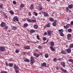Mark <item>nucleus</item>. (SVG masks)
<instances>
[{
    "mask_svg": "<svg viewBox=\"0 0 73 73\" xmlns=\"http://www.w3.org/2000/svg\"><path fill=\"white\" fill-rule=\"evenodd\" d=\"M47 32L48 34V36H52V31H47Z\"/></svg>",
    "mask_w": 73,
    "mask_h": 73,
    "instance_id": "nucleus-1",
    "label": "nucleus"
},
{
    "mask_svg": "<svg viewBox=\"0 0 73 73\" xmlns=\"http://www.w3.org/2000/svg\"><path fill=\"white\" fill-rule=\"evenodd\" d=\"M31 63H32L33 64L34 63V58L33 56H31Z\"/></svg>",
    "mask_w": 73,
    "mask_h": 73,
    "instance_id": "nucleus-2",
    "label": "nucleus"
},
{
    "mask_svg": "<svg viewBox=\"0 0 73 73\" xmlns=\"http://www.w3.org/2000/svg\"><path fill=\"white\" fill-rule=\"evenodd\" d=\"M0 26L1 27H4L5 26V23L3 22H1Z\"/></svg>",
    "mask_w": 73,
    "mask_h": 73,
    "instance_id": "nucleus-3",
    "label": "nucleus"
},
{
    "mask_svg": "<svg viewBox=\"0 0 73 73\" xmlns=\"http://www.w3.org/2000/svg\"><path fill=\"white\" fill-rule=\"evenodd\" d=\"M13 20L14 21H19V19L18 18V17H15L13 19Z\"/></svg>",
    "mask_w": 73,
    "mask_h": 73,
    "instance_id": "nucleus-4",
    "label": "nucleus"
},
{
    "mask_svg": "<svg viewBox=\"0 0 73 73\" xmlns=\"http://www.w3.org/2000/svg\"><path fill=\"white\" fill-rule=\"evenodd\" d=\"M5 48L4 47H0V50L1 51H3L5 50Z\"/></svg>",
    "mask_w": 73,
    "mask_h": 73,
    "instance_id": "nucleus-5",
    "label": "nucleus"
},
{
    "mask_svg": "<svg viewBox=\"0 0 73 73\" xmlns=\"http://www.w3.org/2000/svg\"><path fill=\"white\" fill-rule=\"evenodd\" d=\"M33 55L34 56H35L37 58L40 56V54H38L37 53H34Z\"/></svg>",
    "mask_w": 73,
    "mask_h": 73,
    "instance_id": "nucleus-6",
    "label": "nucleus"
},
{
    "mask_svg": "<svg viewBox=\"0 0 73 73\" xmlns=\"http://www.w3.org/2000/svg\"><path fill=\"white\" fill-rule=\"evenodd\" d=\"M42 13H43V14H44V16L46 17L48 16V14L46 12H42Z\"/></svg>",
    "mask_w": 73,
    "mask_h": 73,
    "instance_id": "nucleus-7",
    "label": "nucleus"
},
{
    "mask_svg": "<svg viewBox=\"0 0 73 73\" xmlns=\"http://www.w3.org/2000/svg\"><path fill=\"white\" fill-rule=\"evenodd\" d=\"M69 25H69L67 24L66 26H64V28L67 29L68 28H69Z\"/></svg>",
    "mask_w": 73,
    "mask_h": 73,
    "instance_id": "nucleus-8",
    "label": "nucleus"
},
{
    "mask_svg": "<svg viewBox=\"0 0 73 73\" xmlns=\"http://www.w3.org/2000/svg\"><path fill=\"white\" fill-rule=\"evenodd\" d=\"M14 68L15 70H17V69H19V68L16 65H15V64L14 65Z\"/></svg>",
    "mask_w": 73,
    "mask_h": 73,
    "instance_id": "nucleus-9",
    "label": "nucleus"
},
{
    "mask_svg": "<svg viewBox=\"0 0 73 73\" xmlns=\"http://www.w3.org/2000/svg\"><path fill=\"white\" fill-rule=\"evenodd\" d=\"M66 52L68 53H70L71 52V49H68L66 50Z\"/></svg>",
    "mask_w": 73,
    "mask_h": 73,
    "instance_id": "nucleus-10",
    "label": "nucleus"
},
{
    "mask_svg": "<svg viewBox=\"0 0 73 73\" xmlns=\"http://www.w3.org/2000/svg\"><path fill=\"white\" fill-rule=\"evenodd\" d=\"M45 27L46 28H50V23H48V24L45 26Z\"/></svg>",
    "mask_w": 73,
    "mask_h": 73,
    "instance_id": "nucleus-11",
    "label": "nucleus"
},
{
    "mask_svg": "<svg viewBox=\"0 0 73 73\" xmlns=\"http://www.w3.org/2000/svg\"><path fill=\"white\" fill-rule=\"evenodd\" d=\"M73 4H71V5H68V8L70 9H72V8H73Z\"/></svg>",
    "mask_w": 73,
    "mask_h": 73,
    "instance_id": "nucleus-12",
    "label": "nucleus"
},
{
    "mask_svg": "<svg viewBox=\"0 0 73 73\" xmlns=\"http://www.w3.org/2000/svg\"><path fill=\"white\" fill-rule=\"evenodd\" d=\"M12 30H14V31H16V30L17 29V27L15 26L12 27Z\"/></svg>",
    "mask_w": 73,
    "mask_h": 73,
    "instance_id": "nucleus-13",
    "label": "nucleus"
},
{
    "mask_svg": "<svg viewBox=\"0 0 73 73\" xmlns=\"http://www.w3.org/2000/svg\"><path fill=\"white\" fill-rule=\"evenodd\" d=\"M50 48L51 49V50L52 51H54L55 50L53 48V47L52 46H50Z\"/></svg>",
    "mask_w": 73,
    "mask_h": 73,
    "instance_id": "nucleus-14",
    "label": "nucleus"
},
{
    "mask_svg": "<svg viewBox=\"0 0 73 73\" xmlns=\"http://www.w3.org/2000/svg\"><path fill=\"white\" fill-rule=\"evenodd\" d=\"M9 12L10 13V14H12V15H14V14L15 13L14 12H13V11H12V10H10L9 11Z\"/></svg>",
    "mask_w": 73,
    "mask_h": 73,
    "instance_id": "nucleus-15",
    "label": "nucleus"
},
{
    "mask_svg": "<svg viewBox=\"0 0 73 73\" xmlns=\"http://www.w3.org/2000/svg\"><path fill=\"white\" fill-rule=\"evenodd\" d=\"M49 20L50 21H51V22H53L54 21V19H53V18H52L50 17Z\"/></svg>",
    "mask_w": 73,
    "mask_h": 73,
    "instance_id": "nucleus-16",
    "label": "nucleus"
},
{
    "mask_svg": "<svg viewBox=\"0 0 73 73\" xmlns=\"http://www.w3.org/2000/svg\"><path fill=\"white\" fill-rule=\"evenodd\" d=\"M35 32H36L35 30H31L30 31V32L31 33H33Z\"/></svg>",
    "mask_w": 73,
    "mask_h": 73,
    "instance_id": "nucleus-17",
    "label": "nucleus"
},
{
    "mask_svg": "<svg viewBox=\"0 0 73 73\" xmlns=\"http://www.w3.org/2000/svg\"><path fill=\"white\" fill-rule=\"evenodd\" d=\"M30 9H34V6L33 5H31L30 7Z\"/></svg>",
    "mask_w": 73,
    "mask_h": 73,
    "instance_id": "nucleus-18",
    "label": "nucleus"
},
{
    "mask_svg": "<svg viewBox=\"0 0 73 73\" xmlns=\"http://www.w3.org/2000/svg\"><path fill=\"white\" fill-rule=\"evenodd\" d=\"M34 28L35 29H37L38 28V26L37 25H34L33 26Z\"/></svg>",
    "mask_w": 73,
    "mask_h": 73,
    "instance_id": "nucleus-19",
    "label": "nucleus"
},
{
    "mask_svg": "<svg viewBox=\"0 0 73 73\" xmlns=\"http://www.w3.org/2000/svg\"><path fill=\"white\" fill-rule=\"evenodd\" d=\"M24 61L27 62H29V60L28 59H24Z\"/></svg>",
    "mask_w": 73,
    "mask_h": 73,
    "instance_id": "nucleus-20",
    "label": "nucleus"
},
{
    "mask_svg": "<svg viewBox=\"0 0 73 73\" xmlns=\"http://www.w3.org/2000/svg\"><path fill=\"white\" fill-rule=\"evenodd\" d=\"M13 65V64L12 63H9L8 64V66L10 67H12Z\"/></svg>",
    "mask_w": 73,
    "mask_h": 73,
    "instance_id": "nucleus-21",
    "label": "nucleus"
},
{
    "mask_svg": "<svg viewBox=\"0 0 73 73\" xmlns=\"http://www.w3.org/2000/svg\"><path fill=\"white\" fill-rule=\"evenodd\" d=\"M50 44L51 46H54V43L53 42H51Z\"/></svg>",
    "mask_w": 73,
    "mask_h": 73,
    "instance_id": "nucleus-22",
    "label": "nucleus"
},
{
    "mask_svg": "<svg viewBox=\"0 0 73 73\" xmlns=\"http://www.w3.org/2000/svg\"><path fill=\"white\" fill-rule=\"evenodd\" d=\"M41 66H44V67H46V63L45 62L43 63L41 65Z\"/></svg>",
    "mask_w": 73,
    "mask_h": 73,
    "instance_id": "nucleus-23",
    "label": "nucleus"
},
{
    "mask_svg": "<svg viewBox=\"0 0 73 73\" xmlns=\"http://www.w3.org/2000/svg\"><path fill=\"white\" fill-rule=\"evenodd\" d=\"M68 61L69 62H72V64H73V60L72 59H69L68 60Z\"/></svg>",
    "mask_w": 73,
    "mask_h": 73,
    "instance_id": "nucleus-24",
    "label": "nucleus"
},
{
    "mask_svg": "<svg viewBox=\"0 0 73 73\" xmlns=\"http://www.w3.org/2000/svg\"><path fill=\"white\" fill-rule=\"evenodd\" d=\"M58 31L59 32V33H62V32H63V30H62V29L59 30H58Z\"/></svg>",
    "mask_w": 73,
    "mask_h": 73,
    "instance_id": "nucleus-25",
    "label": "nucleus"
},
{
    "mask_svg": "<svg viewBox=\"0 0 73 73\" xmlns=\"http://www.w3.org/2000/svg\"><path fill=\"white\" fill-rule=\"evenodd\" d=\"M62 54H66V53L64 51H62L61 52Z\"/></svg>",
    "mask_w": 73,
    "mask_h": 73,
    "instance_id": "nucleus-26",
    "label": "nucleus"
},
{
    "mask_svg": "<svg viewBox=\"0 0 73 73\" xmlns=\"http://www.w3.org/2000/svg\"><path fill=\"white\" fill-rule=\"evenodd\" d=\"M26 49H30V47L29 46H27L26 48H25Z\"/></svg>",
    "mask_w": 73,
    "mask_h": 73,
    "instance_id": "nucleus-27",
    "label": "nucleus"
},
{
    "mask_svg": "<svg viewBox=\"0 0 73 73\" xmlns=\"http://www.w3.org/2000/svg\"><path fill=\"white\" fill-rule=\"evenodd\" d=\"M28 25L27 23H25L24 24L23 26L24 27H28Z\"/></svg>",
    "mask_w": 73,
    "mask_h": 73,
    "instance_id": "nucleus-28",
    "label": "nucleus"
},
{
    "mask_svg": "<svg viewBox=\"0 0 73 73\" xmlns=\"http://www.w3.org/2000/svg\"><path fill=\"white\" fill-rule=\"evenodd\" d=\"M27 21H28V22H29L30 23H32V19H27Z\"/></svg>",
    "mask_w": 73,
    "mask_h": 73,
    "instance_id": "nucleus-29",
    "label": "nucleus"
},
{
    "mask_svg": "<svg viewBox=\"0 0 73 73\" xmlns=\"http://www.w3.org/2000/svg\"><path fill=\"white\" fill-rule=\"evenodd\" d=\"M68 32H72V29H68Z\"/></svg>",
    "mask_w": 73,
    "mask_h": 73,
    "instance_id": "nucleus-30",
    "label": "nucleus"
},
{
    "mask_svg": "<svg viewBox=\"0 0 73 73\" xmlns=\"http://www.w3.org/2000/svg\"><path fill=\"white\" fill-rule=\"evenodd\" d=\"M59 34L61 36H62V37H64V35L62 33H59Z\"/></svg>",
    "mask_w": 73,
    "mask_h": 73,
    "instance_id": "nucleus-31",
    "label": "nucleus"
},
{
    "mask_svg": "<svg viewBox=\"0 0 73 73\" xmlns=\"http://www.w3.org/2000/svg\"><path fill=\"white\" fill-rule=\"evenodd\" d=\"M48 54H46L45 55V57L46 58H48Z\"/></svg>",
    "mask_w": 73,
    "mask_h": 73,
    "instance_id": "nucleus-32",
    "label": "nucleus"
},
{
    "mask_svg": "<svg viewBox=\"0 0 73 73\" xmlns=\"http://www.w3.org/2000/svg\"><path fill=\"white\" fill-rule=\"evenodd\" d=\"M24 7V4H21V5L20 7H21V8H23Z\"/></svg>",
    "mask_w": 73,
    "mask_h": 73,
    "instance_id": "nucleus-33",
    "label": "nucleus"
},
{
    "mask_svg": "<svg viewBox=\"0 0 73 73\" xmlns=\"http://www.w3.org/2000/svg\"><path fill=\"white\" fill-rule=\"evenodd\" d=\"M36 19H31V23L36 22Z\"/></svg>",
    "mask_w": 73,
    "mask_h": 73,
    "instance_id": "nucleus-34",
    "label": "nucleus"
},
{
    "mask_svg": "<svg viewBox=\"0 0 73 73\" xmlns=\"http://www.w3.org/2000/svg\"><path fill=\"white\" fill-rule=\"evenodd\" d=\"M56 23L55 22H53L52 23V25L54 26V27H55L56 26Z\"/></svg>",
    "mask_w": 73,
    "mask_h": 73,
    "instance_id": "nucleus-35",
    "label": "nucleus"
},
{
    "mask_svg": "<svg viewBox=\"0 0 73 73\" xmlns=\"http://www.w3.org/2000/svg\"><path fill=\"white\" fill-rule=\"evenodd\" d=\"M72 36V35L70 34H68L67 35V37H71Z\"/></svg>",
    "mask_w": 73,
    "mask_h": 73,
    "instance_id": "nucleus-36",
    "label": "nucleus"
},
{
    "mask_svg": "<svg viewBox=\"0 0 73 73\" xmlns=\"http://www.w3.org/2000/svg\"><path fill=\"white\" fill-rule=\"evenodd\" d=\"M62 65L64 68H65V63H63Z\"/></svg>",
    "mask_w": 73,
    "mask_h": 73,
    "instance_id": "nucleus-37",
    "label": "nucleus"
},
{
    "mask_svg": "<svg viewBox=\"0 0 73 73\" xmlns=\"http://www.w3.org/2000/svg\"><path fill=\"white\" fill-rule=\"evenodd\" d=\"M19 50L17 49L15 50V52L17 53H19Z\"/></svg>",
    "mask_w": 73,
    "mask_h": 73,
    "instance_id": "nucleus-38",
    "label": "nucleus"
},
{
    "mask_svg": "<svg viewBox=\"0 0 73 73\" xmlns=\"http://www.w3.org/2000/svg\"><path fill=\"white\" fill-rule=\"evenodd\" d=\"M70 48H73V43L70 44Z\"/></svg>",
    "mask_w": 73,
    "mask_h": 73,
    "instance_id": "nucleus-39",
    "label": "nucleus"
},
{
    "mask_svg": "<svg viewBox=\"0 0 73 73\" xmlns=\"http://www.w3.org/2000/svg\"><path fill=\"white\" fill-rule=\"evenodd\" d=\"M34 13L35 14V16H37V15H38V14L36 12H34Z\"/></svg>",
    "mask_w": 73,
    "mask_h": 73,
    "instance_id": "nucleus-40",
    "label": "nucleus"
},
{
    "mask_svg": "<svg viewBox=\"0 0 73 73\" xmlns=\"http://www.w3.org/2000/svg\"><path fill=\"white\" fill-rule=\"evenodd\" d=\"M53 60L54 61H57V58H54L53 59Z\"/></svg>",
    "mask_w": 73,
    "mask_h": 73,
    "instance_id": "nucleus-41",
    "label": "nucleus"
},
{
    "mask_svg": "<svg viewBox=\"0 0 73 73\" xmlns=\"http://www.w3.org/2000/svg\"><path fill=\"white\" fill-rule=\"evenodd\" d=\"M0 8H1V9H3V5L2 4L0 5Z\"/></svg>",
    "mask_w": 73,
    "mask_h": 73,
    "instance_id": "nucleus-42",
    "label": "nucleus"
},
{
    "mask_svg": "<svg viewBox=\"0 0 73 73\" xmlns=\"http://www.w3.org/2000/svg\"><path fill=\"white\" fill-rule=\"evenodd\" d=\"M56 69H57V70H59V69H60V67L58 66H57L56 67Z\"/></svg>",
    "mask_w": 73,
    "mask_h": 73,
    "instance_id": "nucleus-43",
    "label": "nucleus"
},
{
    "mask_svg": "<svg viewBox=\"0 0 73 73\" xmlns=\"http://www.w3.org/2000/svg\"><path fill=\"white\" fill-rule=\"evenodd\" d=\"M42 7L41 6L40 7H39V9H40V10H42Z\"/></svg>",
    "mask_w": 73,
    "mask_h": 73,
    "instance_id": "nucleus-44",
    "label": "nucleus"
},
{
    "mask_svg": "<svg viewBox=\"0 0 73 73\" xmlns=\"http://www.w3.org/2000/svg\"><path fill=\"white\" fill-rule=\"evenodd\" d=\"M36 37H37L38 40H40V38H39V36H38L37 35L36 36Z\"/></svg>",
    "mask_w": 73,
    "mask_h": 73,
    "instance_id": "nucleus-45",
    "label": "nucleus"
},
{
    "mask_svg": "<svg viewBox=\"0 0 73 73\" xmlns=\"http://www.w3.org/2000/svg\"><path fill=\"white\" fill-rule=\"evenodd\" d=\"M15 72H16V73H19V70H15Z\"/></svg>",
    "mask_w": 73,
    "mask_h": 73,
    "instance_id": "nucleus-46",
    "label": "nucleus"
},
{
    "mask_svg": "<svg viewBox=\"0 0 73 73\" xmlns=\"http://www.w3.org/2000/svg\"><path fill=\"white\" fill-rule=\"evenodd\" d=\"M1 73H8V72H7V71H3V72H1Z\"/></svg>",
    "mask_w": 73,
    "mask_h": 73,
    "instance_id": "nucleus-47",
    "label": "nucleus"
},
{
    "mask_svg": "<svg viewBox=\"0 0 73 73\" xmlns=\"http://www.w3.org/2000/svg\"><path fill=\"white\" fill-rule=\"evenodd\" d=\"M13 3L14 4H16V2L15 1H13Z\"/></svg>",
    "mask_w": 73,
    "mask_h": 73,
    "instance_id": "nucleus-48",
    "label": "nucleus"
},
{
    "mask_svg": "<svg viewBox=\"0 0 73 73\" xmlns=\"http://www.w3.org/2000/svg\"><path fill=\"white\" fill-rule=\"evenodd\" d=\"M67 38L68 40H70V37H67Z\"/></svg>",
    "mask_w": 73,
    "mask_h": 73,
    "instance_id": "nucleus-49",
    "label": "nucleus"
},
{
    "mask_svg": "<svg viewBox=\"0 0 73 73\" xmlns=\"http://www.w3.org/2000/svg\"><path fill=\"white\" fill-rule=\"evenodd\" d=\"M8 27L7 26H6L5 27V29H6L7 30L8 29Z\"/></svg>",
    "mask_w": 73,
    "mask_h": 73,
    "instance_id": "nucleus-50",
    "label": "nucleus"
},
{
    "mask_svg": "<svg viewBox=\"0 0 73 73\" xmlns=\"http://www.w3.org/2000/svg\"><path fill=\"white\" fill-rule=\"evenodd\" d=\"M59 60V61H61V58H59L57 59V60Z\"/></svg>",
    "mask_w": 73,
    "mask_h": 73,
    "instance_id": "nucleus-51",
    "label": "nucleus"
},
{
    "mask_svg": "<svg viewBox=\"0 0 73 73\" xmlns=\"http://www.w3.org/2000/svg\"><path fill=\"white\" fill-rule=\"evenodd\" d=\"M31 12H29V16H31Z\"/></svg>",
    "mask_w": 73,
    "mask_h": 73,
    "instance_id": "nucleus-52",
    "label": "nucleus"
},
{
    "mask_svg": "<svg viewBox=\"0 0 73 73\" xmlns=\"http://www.w3.org/2000/svg\"><path fill=\"white\" fill-rule=\"evenodd\" d=\"M63 72H64V73H66V72H67V71H66V70H64Z\"/></svg>",
    "mask_w": 73,
    "mask_h": 73,
    "instance_id": "nucleus-53",
    "label": "nucleus"
},
{
    "mask_svg": "<svg viewBox=\"0 0 73 73\" xmlns=\"http://www.w3.org/2000/svg\"><path fill=\"white\" fill-rule=\"evenodd\" d=\"M43 40H44V41H45L46 40V38L45 37H44L43 38Z\"/></svg>",
    "mask_w": 73,
    "mask_h": 73,
    "instance_id": "nucleus-54",
    "label": "nucleus"
},
{
    "mask_svg": "<svg viewBox=\"0 0 73 73\" xmlns=\"http://www.w3.org/2000/svg\"><path fill=\"white\" fill-rule=\"evenodd\" d=\"M38 48H39V49H41V48H42V47L41 46H39L38 47Z\"/></svg>",
    "mask_w": 73,
    "mask_h": 73,
    "instance_id": "nucleus-55",
    "label": "nucleus"
},
{
    "mask_svg": "<svg viewBox=\"0 0 73 73\" xmlns=\"http://www.w3.org/2000/svg\"><path fill=\"white\" fill-rule=\"evenodd\" d=\"M15 44L16 45H17V46H19V45H20L19 44H18L17 43H16Z\"/></svg>",
    "mask_w": 73,
    "mask_h": 73,
    "instance_id": "nucleus-56",
    "label": "nucleus"
},
{
    "mask_svg": "<svg viewBox=\"0 0 73 73\" xmlns=\"http://www.w3.org/2000/svg\"><path fill=\"white\" fill-rule=\"evenodd\" d=\"M70 24H71V25H73V21H71V22Z\"/></svg>",
    "mask_w": 73,
    "mask_h": 73,
    "instance_id": "nucleus-57",
    "label": "nucleus"
},
{
    "mask_svg": "<svg viewBox=\"0 0 73 73\" xmlns=\"http://www.w3.org/2000/svg\"><path fill=\"white\" fill-rule=\"evenodd\" d=\"M44 35H47V33H46V32H45L44 33Z\"/></svg>",
    "mask_w": 73,
    "mask_h": 73,
    "instance_id": "nucleus-58",
    "label": "nucleus"
},
{
    "mask_svg": "<svg viewBox=\"0 0 73 73\" xmlns=\"http://www.w3.org/2000/svg\"><path fill=\"white\" fill-rule=\"evenodd\" d=\"M61 70H62V72H63L64 70V69H63V68L62 67L61 68Z\"/></svg>",
    "mask_w": 73,
    "mask_h": 73,
    "instance_id": "nucleus-59",
    "label": "nucleus"
},
{
    "mask_svg": "<svg viewBox=\"0 0 73 73\" xmlns=\"http://www.w3.org/2000/svg\"><path fill=\"white\" fill-rule=\"evenodd\" d=\"M5 64L7 66H8V63L7 62H6L5 63Z\"/></svg>",
    "mask_w": 73,
    "mask_h": 73,
    "instance_id": "nucleus-60",
    "label": "nucleus"
},
{
    "mask_svg": "<svg viewBox=\"0 0 73 73\" xmlns=\"http://www.w3.org/2000/svg\"><path fill=\"white\" fill-rule=\"evenodd\" d=\"M4 17L5 18H7V15H5Z\"/></svg>",
    "mask_w": 73,
    "mask_h": 73,
    "instance_id": "nucleus-61",
    "label": "nucleus"
},
{
    "mask_svg": "<svg viewBox=\"0 0 73 73\" xmlns=\"http://www.w3.org/2000/svg\"><path fill=\"white\" fill-rule=\"evenodd\" d=\"M66 9L67 10V11H68V10L69 9V8H68V7H67Z\"/></svg>",
    "mask_w": 73,
    "mask_h": 73,
    "instance_id": "nucleus-62",
    "label": "nucleus"
},
{
    "mask_svg": "<svg viewBox=\"0 0 73 73\" xmlns=\"http://www.w3.org/2000/svg\"><path fill=\"white\" fill-rule=\"evenodd\" d=\"M57 22V21L55 20L54 21V23H56V22Z\"/></svg>",
    "mask_w": 73,
    "mask_h": 73,
    "instance_id": "nucleus-63",
    "label": "nucleus"
},
{
    "mask_svg": "<svg viewBox=\"0 0 73 73\" xmlns=\"http://www.w3.org/2000/svg\"><path fill=\"white\" fill-rule=\"evenodd\" d=\"M18 23L19 24V25L20 24V23L19 22H18Z\"/></svg>",
    "mask_w": 73,
    "mask_h": 73,
    "instance_id": "nucleus-64",
    "label": "nucleus"
}]
</instances>
